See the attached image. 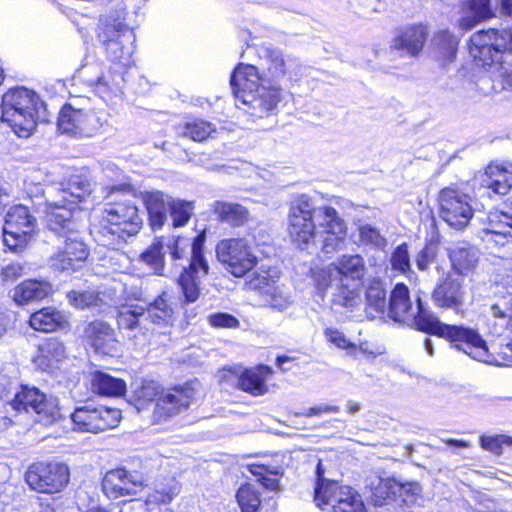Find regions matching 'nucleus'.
I'll list each match as a JSON object with an SVG mask.
<instances>
[{
	"label": "nucleus",
	"instance_id": "obj_1",
	"mask_svg": "<svg viewBox=\"0 0 512 512\" xmlns=\"http://www.w3.org/2000/svg\"><path fill=\"white\" fill-rule=\"evenodd\" d=\"M261 54L266 65L263 77L255 66L239 64L230 79L237 103L246 106L245 110L257 117L273 111L281 101V89L278 86L266 87L264 83L279 82L286 77L293 79L302 71L297 58L284 55L278 48L263 46Z\"/></svg>",
	"mask_w": 512,
	"mask_h": 512
},
{
	"label": "nucleus",
	"instance_id": "obj_2",
	"mask_svg": "<svg viewBox=\"0 0 512 512\" xmlns=\"http://www.w3.org/2000/svg\"><path fill=\"white\" fill-rule=\"evenodd\" d=\"M346 223L331 206H316L307 194H299L290 202L288 233L301 249L314 247L326 254L341 249L345 242Z\"/></svg>",
	"mask_w": 512,
	"mask_h": 512
},
{
	"label": "nucleus",
	"instance_id": "obj_3",
	"mask_svg": "<svg viewBox=\"0 0 512 512\" xmlns=\"http://www.w3.org/2000/svg\"><path fill=\"white\" fill-rule=\"evenodd\" d=\"M416 302L417 305L414 307L408 287L403 283H398L390 293L386 315L395 322L413 323L421 331L446 338L456 343L454 347L468 356L491 361L483 346L481 335L476 330L445 324L424 307L419 297Z\"/></svg>",
	"mask_w": 512,
	"mask_h": 512
},
{
	"label": "nucleus",
	"instance_id": "obj_4",
	"mask_svg": "<svg viewBox=\"0 0 512 512\" xmlns=\"http://www.w3.org/2000/svg\"><path fill=\"white\" fill-rule=\"evenodd\" d=\"M505 43L500 31L495 29L481 30L470 37L469 54L475 65L486 71L478 82L484 94L512 87V63L503 59Z\"/></svg>",
	"mask_w": 512,
	"mask_h": 512
},
{
	"label": "nucleus",
	"instance_id": "obj_5",
	"mask_svg": "<svg viewBox=\"0 0 512 512\" xmlns=\"http://www.w3.org/2000/svg\"><path fill=\"white\" fill-rule=\"evenodd\" d=\"M46 223L49 230L65 238L63 247H59L50 258L51 268L68 274L77 270L87 259L89 249L76 229L72 208L57 203L47 204Z\"/></svg>",
	"mask_w": 512,
	"mask_h": 512
},
{
	"label": "nucleus",
	"instance_id": "obj_6",
	"mask_svg": "<svg viewBox=\"0 0 512 512\" xmlns=\"http://www.w3.org/2000/svg\"><path fill=\"white\" fill-rule=\"evenodd\" d=\"M142 227V218L133 200L122 195L105 204L101 219L91 233L102 246L117 250L136 235Z\"/></svg>",
	"mask_w": 512,
	"mask_h": 512
},
{
	"label": "nucleus",
	"instance_id": "obj_7",
	"mask_svg": "<svg viewBox=\"0 0 512 512\" xmlns=\"http://www.w3.org/2000/svg\"><path fill=\"white\" fill-rule=\"evenodd\" d=\"M366 273V263L359 254H344L319 273L318 284L335 288L333 303L354 307L359 302L358 287Z\"/></svg>",
	"mask_w": 512,
	"mask_h": 512
},
{
	"label": "nucleus",
	"instance_id": "obj_8",
	"mask_svg": "<svg viewBox=\"0 0 512 512\" xmlns=\"http://www.w3.org/2000/svg\"><path fill=\"white\" fill-rule=\"evenodd\" d=\"M1 119L6 122L19 137H28L38 122H46V106L32 90L17 87L2 97Z\"/></svg>",
	"mask_w": 512,
	"mask_h": 512
},
{
	"label": "nucleus",
	"instance_id": "obj_9",
	"mask_svg": "<svg viewBox=\"0 0 512 512\" xmlns=\"http://www.w3.org/2000/svg\"><path fill=\"white\" fill-rule=\"evenodd\" d=\"M96 37L104 47L108 59L131 66L135 51V34L119 14L104 15L99 19Z\"/></svg>",
	"mask_w": 512,
	"mask_h": 512
},
{
	"label": "nucleus",
	"instance_id": "obj_10",
	"mask_svg": "<svg viewBox=\"0 0 512 512\" xmlns=\"http://www.w3.org/2000/svg\"><path fill=\"white\" fill-rule=\"evenodd\" d=\"M107 123L108 114L105 111L81 108L71 101L59 112L57 126L64 134L92 137L101 133Z\"/></svg>",
	"mask_w": 512,
	"mask_h": 512
},
{
	"label": "nucleus",
	"instance_id": "obj_11",
	"mask_svg": "<svg viewBox=\"0 0 512 512\" xmlns=\"http://www.w3.org/2000/svg\"><path fill=\"white\" fill-rule=\"evenodd\" d=\"M173 310L168 304L166 294L160 295L147 309L135 305L125 307L117 315L120 329L133 331L138 328L143 333L149 330L148 324H168L172 320Z\"/></svg>",
	"mask_w": 512,
	"mask_h": 512
},
{
	"label": "nucleus",
	"instance_id": "obj_12",
	"mask_svg": "<svg viewBox=\"0 0 512 512\" xmlns=\"http://www.w3.org/2000/svg\"><path fill=\"white\" fill-rule=\"evenodd\" d=\"M204 242V234H199L193 239L190 263L188 266H182V271L177 280L184 303H194L199 299L201 294L200 286L209 271V266L204 256Z\"/></svg>",
	"mask_w": 512,
	"mask_h": 512
},
{
	"label": "nucleus",
	"instance_id": "obj_13",
	"mask_svg": "<svg viewBox=\"0 0 512 512\" xmlns=\"http://www.w3.org/2000/svg\"><path fill=\"white\" fill-rule=\"evenodd\" d=\"M218 261L235 277H243L249 273L258 262L251 243L246 238H227L216 246Z\"/></svg>",
	"mask_w": 512,
	"mask_h": 512
},
{
	"label": "nucleus",
	"instance_id": "obj_14",
	"mask_svg": "<svg viewBox=\"0 0 512 512\" xmlns=\"http://www.w3.org/2000/svg\"><path fill=\"white\" fill-rule=\"evenodd\" d=\"M11 405L15 410L34 412L44 425H51L62 417L58 399L46 396L36 387L22 386Z\"/></svg>",
	"mask_w": 512,
	"mask_h": 512
},
{
	"label": "nucleus",
	"instance_id": "obj_15",
	"mask_svg": "<svg viewBox=\"0 0 512 512\" xmlns=\"http://www.w3.org/2000/svg\"><path fill=\"white\" fill-rule=\"evenodd\" d=\"M70 471L61 462H37L25 473V480L31 489L40 493H57L69 483Z\"/></svg>",
	"mask_w": 512,
	"mask_h": 512
},
{
	"label": "nucleus",
	"instance_id": "obj_16",
	"mask_svg": "<svg viewBox=\"0 0 512 512\" xmlns=\"http://www.w3.org/2000/svg\"><path fill=\"white\" fill-rule=\"evenodd\" d=\"M440 217L452 228L462 230L474 215L472 198L457 188L446 187L439 192Z\"/></svg>",
	"mask_w": 512,
	"mask_h": 512
},
{
	"label": "nucleus",
	"instance_id": "obj_17",
	"mask_svg": "<svg viewBox=\"0 0 512 512\" xmlns=\"http://www.w3.org/2000/svg\"><path fill=\"white\" fill-rule=\"evenodd\" d=\"M35 218L24 205L11 207L5 216L3 242L14 252L22 250L31 237L35 227Z\"/></svg>",
	"mask_w": 512,
	"mask_h": 512
},
{
	"label": "nucleus",
	"instance_id": "obj_18",
	"mask_svg": "<svg viewBox=\"0 0 512 512\" xmlns=\"http://www.w3.org/2000/svg\"><path fill=\"white\" fill-rule=\"evenodd\" d=\"M70 417L74 430L98 433L115 428L121 420V411L116 408L88 405L77 407Z\"/></svg>",
	"mask_w": 512,
	"mask_h": 512
},
{
	"label": "nucleus",
	"instance_id": "obj_19",
	"mask_svg": "<svg viewBox=\"0 0 512 512\" xmlns=\"http://www.w3.org/2000/svg\"><path fill=\"white\" fill-rule=\"evenodd\" d=\"M195 390L191 385L163 390L152 410V422L161 424L186 411L193 399Z\"/></svg>",
	"mask_w": 512,
	"mask_h": 512
},
{
	"label": "nucleus",
	"instance_id": "obj_20",
	"mask_svg": "<svg viewBox=\"0 0 512 512\" xmlns=\"http://www.w3.org/2000/svg\"><path fill=\"white\" fill-rule=\"evenodd\" d=\"M146 485V479L142 473L123 468L108 471L102 482L105 493L113 498L136 495Z\"/></svg>",
	"mask_w": 512,
	"mask_h": 512
},
{
	"label": "nucleus",
	"instance_id": "obj_21",
	"mask_svg": "<svg viewBox=\"0 0 512 512\" xmlns=\"http://www.w3.org/2000/svg\"><path fill=\"white\" fill-rule=\"evenodd\" d=\"M479 237L488 248L512 244V215L503 211L489 213Z\"/></svg>",
	"mask_w": 512,
	"mask_h": 512
},
{
	"label": "nucleus",
	"instance_id": "obj_22",
	"mask_svg": "<svg viewBox=\"0 0 512 512\" xmlns=\"http://www.w3.org/2000/svg\"><path fill=\"white\" fill-rule=\"evenodd\" d=\"M427 36L428 30L421 24L401 27L395 33L391 49L412 57L417 56L424 47Z\"/></svg>",
	"mask_w": 512,
	"mask_h": 512
},
{
	"label": "nucleus",
	"instance_id": "obj_23",
	"mask_svg": "<svg viewBox=\"0 0 512 512\" xmlns=\"http://www.w3.org/2000/svg\"><path fill=\"white\" fill-rule=\"evenodd\" d=\"M465 294L462 283L449 276L435 287L432 299L438 307L459 312L464 304Z\"/></svg>",
	"mask_w": 512,
	"mask_h": 512
},
{
	"label": "nucleus",
	"instance_id": "obj_24",
	"mask_svg": "<svg viewBox=\"0 0 512 512\" xmlns=\"http://www.w3.org/2000/svg\"><path fill=\"white\" fill-rule=\"evenodd\" d=\"M87 342L98 353L114 355L118 352V341L114 330L106 323L95 321L85 329Z\"/></svg>",
	"mask_w": 512,
	"mask_h": 512
},
{
	"label": "nucleus",
	"instance_id": "obj_25",
	"mask_svg": "<svg viewBox=\"0 0 512 512\" xmlns=\"http://www.w3.org/2000/svg\"><path fill=\"white\" fill-rule=\"evenodd\" d=\"M481 185L497 195H507L512 188V164L492 163L481 176Z\"/></svg>",
	"mask_w": 512,
	"mask_h": 512
},
{
	"label": "nucleus",
	"instance_id": "obj_26",
	"mask_svg": "<svg viewBox=\"0 0 512 512\" xmlns=\"http://www.w3.org/2000/svg\"><path fill=\"white\" fill-rule=\"evenodd\" d=\"M172 196L162 191L145 192L143 203L148 213L149 224L153 231L160 230L166 223Z\"/></svg>",
	"mask_w": 512,
	"mask_h": 512
},
{
	"label": "nucleus",
	"instance_id": "obj_27",
	"mask_svg": "<svg viewBox=\"0 0 512 512\" xmlns=\"http://www.w3.org/2000/svg\"><path fill=\"white\" fill-rule=\"evenodd\" d=\"M494 16L491 0H466L461 5L458 25L463 31H468Z\"/></svg>",
	"mask_w": 512,
	"mask_h": 512
},
{
	"label": "nucleus",
	"instance_id": "obj_28",
	"mask_svg": "<svg viewBox=\"0 0 512 512\" xmlns=\"http://www.w3.org/2000/svg\"><path fill=\"white\" fill-rule=\"evenodd\" d=\"M129 66H124L119 62H113L108 71L103 72L95 81V91L103 99H108L112 94L121 92L124 82V73Z\"/></svg>",
	"mask_w": 512,
	"mask_h": 512
},
{
	"label": "nucleus",
	"instance_id": "obj_29",
	"mask_svg": "<svg viewBox=\"0 0 512 512\" xmlns=\"http://www.w3.org/2000/svg\"><path fill=\"white\" fill-rule=\"evenodd\" d=\"M91 190V183L85 177L73 175L62 190V200L56 203L66 208H72L74 213L77 204L84 201L90 195Z\"/></svg>",
	"mask_w": 512,
	"mask_h": 512
},
{
	"label": "nucleus",
	"instance_id": "obj_30",
	"mask_svg": "<svg viewBox=\"0 0 512 512\" xmlns=\"http://www.w3.org/2000/svg\"><path fill=\"white\" fill-rule=\"evenodd\" d=\"M272 369L260 365L254 369L245 370L238 380L239 387L254 396L263 395L268 391L266 381L271 376Z\"/></svg>",
	"mask_w": 512,
	"mask_h": 512
},
{
	"label": "nucleus",
	"instance_id": "obj_31",
	"mask_svg": "<svg viewBox=\"0 0 512 512\" xmlns=\"http://www.w3.org/2000/svg\"><path fill=\"white\" fill-rule=\"evenodd\" d=\"M213 211L218 219L231 227H241L249 221V211L239 203L216 201Z\"/></svg>",
	"mask_w": 512,
	"mask_h": 512
},
{
	"label": "nucleus",
	"instance_id": "obj_32",
	"mask_svg": "<svg viewBox=\"0 0 512 512\" xmlns=\"http://www.w3.org/2000/svg\"><path fill=\"white\" fill-rule=\"evenodd\" d=\"M449 257L454 270L464 275L475 267L478 261V251L468 243L460 242L449 249Z\"/></svg>",
	"mask_w": 512,
	"mask_h": 512
},
{
	"label": "nucleus",
	"instance_id": "obj_33",
	"mask_svg": "<svg viewBox=\"0 0 512 512\" xmlns=\"http://www.w3.org/2000/svg\"><path fill=\"white\" fill-rule=\"evenodd\" d=\"M368 487L371 491V498L375 506H383L389 504L390 501L396 499V489L399 482L394 479H383L379 476H371L367 479Z\"/></svg>",
	"mask_w": 512,
	"mask_h": 512
},
{
	"label": "nucleus",
	"instance_id": "obj_34",
	"mask_svg": "<svg viewBox=\"0 0 512 512\" xmlns=\"http://www.w3.org/2000/svg\"><path fill=\"white\" fill-rule=\"evenodd\" d=\"M38 351L34 361L42 370L51 369L54 364L66 358L65 346L56 338L46 339L39 345Z\"/></svg>",
	"mask_w": 512,
	"mask_h": 512
},
{
	"label": "nucleus",
	"instance_id": "obj_35",
	"mask_svg": "<svg viewBox=\"0 0 512 512\" xmlns=\"http://www.w3.org/2000/svg\"><path fill=\"white\" fill-rule=\"evenodd\" d=\"M29 323L37 331L52 332L63 328L67 324V317L54 308L46 307L33 313Z\"/></svg>",
	"mask_w": 512,
	"mask_h": 512
},
{
	"label": "nucleus",
	"instance_id": "obj_36",
	"mask_svg": "<svg viewBox=\"0 0 512 512\" xmlns=\"http://www.w3.org/2000/svg\"><path fill=\"white\" fill-rule=\"evenodd\" d=\"M388 306L387 293L384 284L379 279H373L366 290V312L371 317H382Z\"/></svg>",
	"mask_w": 512,
	"mask_h": 512
},
{
	"label": "nucleus",
	"instance_id": "obj_37",
	"mask_svg": "<svg viewBox=\"0 0 512 512\" xmlns=\"http://www.w3.org/2000/svg\"><path fill=\"white\" fill-rule=\"evenodd\" d=\"M51 292V285L48 282L38 280H26L19 284L14 291V300L23 305L34 300H41Z\"/></svg>",
	"mask_w": 512,
	"mask_h": 512
},
{
	"label": "nucleus",
	"instance_id": "obj_38",
	"mask_svg": "<svg viewBox=\"0 0 512 512\" xmlns=\"http://www.w3.org/2000/svg\"><path fill=\"white\" fill-rule=\"evenodd\" d=\"M192 245L188 238L181 236H172L164 238V246L171 259L182 270V266H188L192 256Z\"/></svg>",
	"mask_w": 512,
	"mask_h": 512
},
{
	"label": "nucleus",
	"instance_id": "obj_39",
	"mask_svg": "<svg viewBox=\"0 0 512 512\" xmlns=\"http://www.w3.org/2000/svg\"><path fill=\"white\" fill-rule=\"evenodd\" d=\"M164 248V237H157L139 256L141 262L160 276L165 275Z\"/></svg>",
	"mask_w": 512,
	"mask_h": 512
},
{
	"label": "nucleus",
	"instance_id": "obj_40",
	"mask_svg": "<svg viewBox=\"0 0 512 512\" xmlns=\"http://www.w3.org/2000/svg\"><path fill=\"white\" fill-rule=\"evenodd\" d=\"M92 385L97 393L106 396H121L126 391L124 380L102 372L95 373Z\"/></svg>",
	"mask_w": 512,
	"mask_h": 512
},
{
	"label": "nucleus",
	"instance_id": "obj_41",
	"mask_svg": "<svg viewBox=\"0 0 512 512\" xmlns=\"http://www.w3.org/2000/svg\"><path fill=\"white\" fill-rule=\"evenodd\" d=\"M163 388L155 381H144L135 394V407L140 412L154 408L157 398L162 394Z\"/></svg>",
	"mask_w": 512,
	"mask_h": 512
},
{
	"label": "nucleus",
	"instance_id": "obj_42",
	"mask_svg": "<svg viewBox=\"0 0 512 512\" xmlns=\"http://www.w3.org/2000/svg\"><path fill=\"white\" fill-rule=\"evenodd\" d=\"M318 481L315 487L314 500L318 506L330 505L334 503V496L338 494V491L343 485H339L335 481L323 479L320 476V464L317 467Z\"/></svg>",
	"mask_w": 512,
	"mask_h": 512
},
{
	"label": "nucleus",
	"instance_id": "obj_43",
	"mask_svg": "<svg viewBox=\"0 0 512 512\" xmlns=\"http://www.w3.org/2000/svg\"><path fill=\"white\" fill-rule=\"evenodd\" d=\"M432 43L438 50L443 61L451 62L455 59L458 48V39L450 32L446 30L439 31L434 35Z\"/></svg>",
	"mask_w": 512,
	"mask_h": 512
},
{
	"label": "nucleus",
	"instance_id": "obj_44",
	"mask_svg": "<svg viewBox=\"0 0 512 512\" xmlns=\"http://www.w3.org/2000/svg\"><path fill=\"white\" fill-rule=\"evenodd\" d=\"M241 512H257L260 505V494L251 484L242 485L236 494Z\"/></svg>",
	"mask_w": 512,
	"mask_h": 512
},
{
	"label": "nucleus",
	"instance_id": "obj_45",
	"mask_svg": "<svg viewBox=\"0 0 512 512\" xmlns=\"http://www.w3.org/2000/svg\"><path fill=\"white\" fill-rule=\"evenodd\" d=\"M215 131L216 129L211 123L204 120H193L183 126L181 134L193 141L202 142Z\"/></svg>",
	"mask_w": 512,
	"mask_h": 512
},
{
	"label": "nucleus",
	"instance_id": "obj_46",
	"mask_svg": "<svg viewBox=\"0 0 512 512\" xmlns=\"http://www.w3.org/2000/svg\"><path fill=\"white\" fill-rule=\"evenodd\" d=\"M262 300L265 305L278 311L286 310L292 303L291 297L280 287H267L262 292Z\"/></svg>",
	"mask_w": 512,
	"mask_h": 512
},
{
	"label": "nucleus",
	"instance_id": "obj_47",
	"mask_svg": "<svg viewBox=\"0 0 512 512\" xmlns=\"http://www.w3.org/2000/svg\"><path fill=\"white\" fill-rule=\"evenodd\" d=\"M178 494V489L174 481L171 484L158 483L146 498V505L168 504Z\"/></svg>",
	"mask_w": 512,
	"mask_h": 512
},
{
	"label": "nucleus",
	"instance_id": "obj_48",
	"mask_svg": "<svg viewBox=\"0 0 512 512\" xmlns=\"http://www.w3.org/2000/svg\"><path fill=\"white\" fill-rule=\"evenodd\" d=\"M389 267L392 271L401 275L411 272L410 253L406 243L394 248L389 258Z\"/></svg>",
	"mask_w": 512,
	"mask_h": 512
},
{
	"label": "nucleus",
	"instance_id": "obj_49",
	"mask_svg": "<svg viewBox=\"0 0 512 512\" xmlns=\"http://www.w3.org/2000/svg\"><path fill=\"white\" fill-rule=\"evenodd\" d=\"M193 202L171 198L170 216L173 227H182L188 223L193 212Z\"/></svg>",
	"mask_w": 512,
	"mask_h": 512
},
{
	"label": "nucleus",
	"instance_id": "obj_50",
	"mask_svg": "<svg viewBox=\"0 0 512 512\" xmlns=\"http://www.w3.org/2000/svg\"><path fill=\"white\" fill-rule=\"evenodd\" d=\"M248 470L251 474L258 477V481L268 489H276L278 482L275 478H271V475L277 476L280 474L279 469L270 467L263 464H250Z\"/></svg>",
	"mask_w": 512,
	"mask_h": 512
},
{
	"label": "nucleus",
	"instance_id": "obj_51",
	"mask_svg": "<svg viewBox=\"0 0 512 512\" xmlns=\"http://www.w3.org/2000/svg\"><path fill=\"white\" fill-rule=\"evenodd\" d=\"M358 231L359 240L363 244L369 245L379 250H383L386 247L387 241L385 237L382 236L379 230L375 227L369 224H363L359 226Z\"/></svg>",
	"mask_w": 512,
	"mask_h": 512
},
{
	"label": "nucleus",
	"instance_id": "obj_52",
	"mask_svg": "<svg viewBox=\"0 0 512 512\" xmlns=\"http://www.w3.org/2000/svg\"><path fill=\"white\" fill-rule=\"evenodd\" d=\"M480 446L495 455H500L502 454L504 446H512V437L504 434L493 436L483 435L480 437Z\"/></svg>",
	"mask_w": 512,
	"mask_h": 512
},
{
	"label": "nucleus",
	"instance_id": "obj_53",
	"mask_svg": "<svg viewBox=\"0 0 512 512\" xmlns=\"http://www.w3.org/2000/svg\"><path fill=\"white\" fill-rule=\"evenodd\" d=\"M437 254L438 244L433 241L427 242L415 257L418 270L427 271L429 266L436 260Z\"/></svg>",
	"mask_w": 512,
	"mask_h": 512
},
{
	"label": "nucleus",
	"instance_id": "obj_54",
	"mask_svg": "<svg viewBox=\"0 0 512 512\" xmlns=\"http://www.w3.org/2000/svg\"><path fill=\"white\" fill-rule=\"evenodd\" d=\"M245 284L249 289L259 291L261 296L262 292L267 287L274 286L268 271L263 269L255 270L250 275H248Z\"/></svg>",
	"mask_w": 512,
	"mask_h": 512
},
{
	"label": "nucleus",
	"instance_id": "obj_55",
	"mask_svg": "<svg viewBox=\"0 0 512 512\" xmlns=\"http://www.w3.org/2000/svg\"><path fill=\"white\" fill-rule=\"evenodd\" d=\"M493 317L501 321V326L505 327L512 333V298L509 303H503V305L496 303L490 308Z\"/></svg>",
	"mask_w": 512,
	"mask_h": 512
},
{
	"label": "nucleus",
	"instance_id": "obj_56",
	"mask_svg": "<svg viewBox=\"0 0 512 512\" xmlns=\"http://www.w3.org/2000/svg\"><path fill=\"white\" fill-rule=\"evenodd\" d=\"M208 323L214 328L237 329L239 320L229 313H213L207 317Z\"/></svg>",
	"mask_w": 512,
	"mask_h": 512
},
{
	"label": "nucleus",
	"instance_id": "obj_57",
	"mask_svg": "<svg viewBox=\"0 0 512 512\" xmlns=\"http://www.w3.org/2000/svg\"><path fill=\"white\" fill-rule=\"evenodd\" d=\"M399 487L401 489H396V498H400L405 504L414 503L417 496L421 493L420 485L417 482H399Z\"/></svg>",
	"mask_w": 512,
	"mask_h": 512
},
{
	"label": "nucleus",
	"instance_id": "obj_58",
	"mask_svg": "<svg viewBox=\"0 0 512 512\" xmlns=\"http://www.w3.org/2000/svg\"><path fill=\"white\" fill-rule=\"evenodd\" d=\"M97 295L89 291H71L68 294V299L71 304L77 308L84 309L96 303Z\"/></svg>",
	"mask_w": 512,
	"mask_h": 512
},
{
	"label": "nucleus",
	"instance_id": "obj_59",
	"mask_svg": "<svg viewBox=\"0 0 512 512\" xmlns=\"http://www.w3.org/2000/svg\"><path fill=\"white\" fill-rule=\"evenodd\" d=\"M333 512H365V506L361 496L356 492L351 499L342 501L340 505H335Z\"/></svg>",
	"mask_w": 512,
	"mask_h": 512
},
{
	"label": "nucleus",
	"instance_id": "obj_60",
	"mask_svg": "<svg viewBox=\"0 0 512 512\" xmlns=\"http://www.w3.org/2000/svg\"><path fill=\"white\" fill-rule=\"evenodd\" d=\"M324 334H325V337L327 338V340L330 343L334 344L338 348L345 349V350H349V349H354L355 348V345L353 343H351L345 337V335L341 331H339L338 329L326 328L325 331H324Z\"/></svg>",
	"mask_w": 512,
	"mask_h": 512
},
{
	"label": "nucleus",
	"instance_id": "obj_61",
	"mask_svg": "<svg viewBox=\"0 0 512 512\" xmlns=\"http://www.w3.org/2000/svg\"><path fill=\"white\" fill-rule=\"evenodd\" d=\"M24 274V266L20 262H12L5 265L1 271L3 282H14Z\"/></svg>",
	"mask_w": 512,
	"mask_h": 512
},
{
	"label": "nucleus",
	"instance_id": "obj_62",
	"mask_svg": "<svg viewBox=\"0 0 512 512\" xmlns=\"http://www.w3.org/2000/svg\"><path fill=\"white\" fill-rule=\"evenodd\" d=\"M339 410H340V408L338 406L321 404L318 406L310 407L305 412L295 413V416L296 417H298V416H306V417L321 416L322 414L337 413V412H339Z\"/></svg>",
	"mask_w": 512,
	"mask_h": 512
},
{
	"label": "nucleus",
	"instance_id": "obj_63",
	"mask_svg": "<svg viewBox=\"0 0 512 512\" xmlns=\"http://www.w3.org/2000/svg\"><path fill=\"white\" fill-rule=\"evenodd\" d=\"M481 339H483L481 337ZM483 341V346L485 347V349L487 350V353L489 354L490 358H491V361H484L482 359H477L475 357H473V359L477 360V361H480V362H484V363H487V364H494V365H505V366H510L512 365V341L507 343L506 347L507 349L509 350V352L511 353V355H507V353H504V356H502V360L503 362H500L490 351H489V348L487 346V343ZM472 358V356H470Z\"/></svg>",
	"mask_w": 512,
	"mask_h": 512
},
{
	"label": "nucleus",
	"instance_id": "obj_64",
	"mask_svg": "<svg viewBox=\"0 0 512 512\" xmlns=\"http://www.w3.org/2000/svg\"><path fill=\"white\" fill-rule=\"evenodd\" d=\"M356 491L349 486H342V488L338 491V494L334 496V503L332 504V509L335 505H340L342 501H346L351 499V496L354 495Z\"/></svg>",
	"mask_w": 512,
	"mask_h": 512
}]
</instances>
